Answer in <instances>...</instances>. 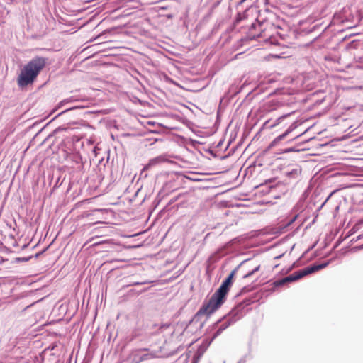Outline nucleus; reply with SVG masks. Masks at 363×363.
<instances>
[{
    "label": "nucleus",
    "instance_id": "nucleus-6",
    "mask_svg": "<svg viewBox=\"0 0 363 363\" xmlns=\"http://www.w3.org/2000/svg\"><path fill=\"white\" fill-rule=\"evenodd\" d=\"M259 269V266H258L257 267H256L255 269H253L252 271L248 272L247 274L244 275L243 277L244 278H247L249 277H250L251 275H252L255 272L258 271Z\"/></svg>",
    "mask_w": 363,
    "mask_h": 363
},
{
    "label": "nucleus",
    "instance_id": "nucleus-3",
    "mask_svg": "<svg viewBox=\"0 0 363 363\" xmlns=\"http://www.w3.org/2000/svg\"><path fill=\"white\" fill-rule=\"evenodd\" d=\"M327 264H323L319 265H313L311 267H306L301 270L294 272L292 274L278 281H276L273 283L274 286H280L288 282H291L296 281L306 275H308L311 273L317 272L323 268H324Z\"/></svg>",
    "mask_w": 363,
    "mask_h": 363
},
{
    "label": "nucleus",
    "instance_id": "nucleus-4",
    "mask_svg": "<svg viewBox=\"0 0 363 363\" xmlns=\"http://www.w3.org/2000/svg\"><path fill=\"white\" fill-rule=\"evenodd\" d=\"M257 28L260 31L257 35V38H262L264 42H269L271 44H274V34L277 33V29L272 23H258Z\"/></svg>",
    "mask_w": 363,
    "mask_h": 363
},
{
    "label": "nucleus",
    "instance_id": "nucleus-7",
    "mask_svg": "<svg viewBox=\"0 0 363 363\" xmlns=\"http://www.w3.org/2000/svg\"><path fill=\"white\" fill-rule=\"evenodd\" d=\"M284 118H285V116L279 117V118L276 121V123H275L274 124L272 125H271V127L272 128V127H274V126H276L277 125H278V124L280 123V121H281Z\"/></svg>",
    "mask_w": 363,
    "mask_h": 363
},
{
    "label": "nucleus",
    "instance_id": "nucleus-1",
    "mask_svg": "<svg viewBox=\"0 0 363 363\" xmlns=\"http://www.w3.org/2000/svg\"><path fill=\"white\" fill-rule=\"evenodd\" d=\"M235 270L230 272L226 279L222 283L218 290L212 295L208 302L204 303L199 313L210 315L215 312L224 303L225 296L232 285Z\"/></svg>",
    "mask_w": 363,
    "mask_h": 363
},
{
    "label": "nucleus",
    "instance_id": "nucleus-2",
    "mask_svg": "<svg viewBox=\"0 0 363 363\" xmlns=\"http://www.w3.org/2000/svg\"><path fill=\"white\" fill-rule=\"evenodd\" d=\"M47 59L43 57H36L28 62L18 77V84L21 87H24L32 84L40 71L45 67Z\"/></svg>",
    "mask_w": 363,
    "mask_h": 363
},
{
    "label": "nucleus",
    "instance_id": "nucleus-5",
    "mask_svg": "<svg viewBox=\"0 0 363 363\" xmlns=\"http://www.w3.org/2000/svg\"><path fill=\"white\" fill-rule=\"evenodd\" d=\"M294 126L291 125L283 134L277 136L269 145V147H273L277 145L281 140L284 139L294 129Z\"/></svg>",
    "mask_w": 363,
    "mask_h": 363
}]
</instances>
